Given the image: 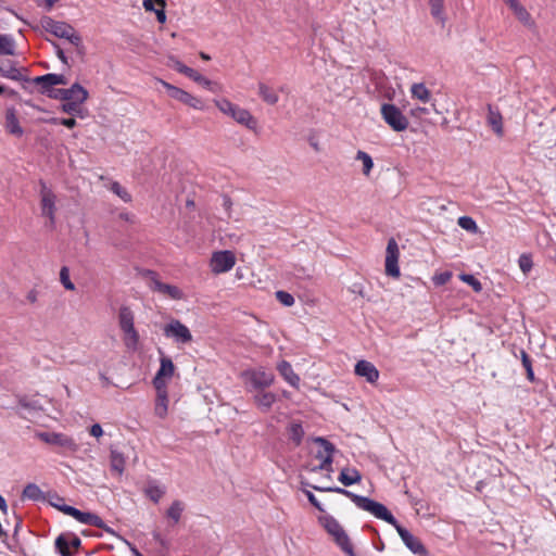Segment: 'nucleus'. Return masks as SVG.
<instances>
[{
	"mask_svg": "<svg viewBox=\"0 0 556 556\" xmlns=\"http://www.w3.org/2000/svg\"><path fill=\"white\" fill-rule=\"evenodd\" d=\"M70 539L67 534H60L55 539V548L61 556H73V553L70 551Z\"/></svg>",
	"mask_w": 556,
	"mask_h": 556,
	"instance_id": "ea45409f",
	"label": "nucleus"
},
{
	"mask_svg": "<svg viewBox=\"0 0 556 556\" xmlns=\"http://www.w3.org/2000/svg\"><path fill=\"white\" fill-rule=\"evenodd\" d=\"M0 94H4V96H8L10 98H15V97H18V93L13 90V89H10L8 88L7 86H0Z\"/></svg>",
	"mask_w": 556,
	"mask_h": 556,
	"instance_id": "0e129e2a",
	"label": "nucleus"
},
{
	"mask_svg": "<svg viewBox=\"0 0 556 556\" xmlns=\"http://www.w3.org/2000/svg\"><path fill=\"white\" fill-rule=\"evenodd\" d=\"M55 200L56 197L51 189H49L43 180H40V206L43 216L49 218L50 227L55 224Z\"/></svg>",
	"mask_w": 556,
	"mask_h": 556,
	"instance_id": "1a4fd4ad",
	"label": "nucleus"
},
{
	"mask_svg": "<svg viewBox=\"0 0 556 556\" xmlns=\"http://www.w3.org/2000/svg\"><path fill=\"white\" fill-rule=\"evenodd\" d=\"M277 369L288 383H290L292 387H298L300 378L293 371L290 363H288L287 361H282L278 364Z\"/></svg>",
	"mask_w": 556,
	"mask_h": 556,
	"instance_id": "393cba45",
	"label": "nucleus"
},
{
	"mask_svg": "<svg viewBox=\"0 0 556 556\" xmlns=\"http://www.w3.org/2000/svg\"><path fill=\"white\" fill-rule=\"evenodd\" d=\"M230 116L239 124L244 125L249 129H255L257 126L256 119L251 113L242 108L236 105L235 110L231 111Z\"/></svg>",
	"mask_w": 556,
	"mask_h": 556,
	"instance_id": "a211bd4d",
	"label": "nucleus"
},
{
	"mask_svg": "<svg viewBox=\"0 0 556 556\" xmlns=\"http://www.w3.org/2000/svg\"><path fill=\"white\" fill-rule=\"evenodd\" d=\"M36 437L49 444L60 447L63 452H76L78 450V445L76 442L68 435L64 433H58V432H49V431H42L37 432Z\"/></svg>",
	"mask_w": 556,
	"mask_h": 556,
	"instance_id": "6e6552de",
	"label": "nucleus"
},
{
	"mask_svg": "<svg viewBox=\"0 0 556 556\" xmlns=\"http://www.w3.org/2000/svg\"><path fill=\"white\" fill-rule=\"evenodd\" d=\"M40 25L42 29L52 34L53 36L66 39L74 47L76 55L80 60H84L86 55V47L83 43L81 36L72 25L66 22L54 21L50 16H42L40 18Z\"/></svg>",
	"mask_w": 556,
	"mask_h": 556,
	"instance_id": "f257e3e1",
	"label": "nucleus"
},
{
	"mask_svg": "<svg viewBox=\"0 0 556 556\" xmlns=\"http://www.w3.org/2000/svg\"><path fill=\"white\" fill-rule=\"evenodd\" d=\"M18 405L28 410H43L42 405L37 400L27 396L20 397Z\"/></svg>",
	"mask_w": 556,
	"mask_h": 556,
	"instance_id": "a18cd8bd",
	"label": "nucleus"
},
{
	"mask_svg": "<svg viewBox=\"0 0 556 556\" xmlns=\"http://www.w3.org/2000/svg\"><path fill=\"white\" fill-rule=\"evenodd\" d=\"M308 502L315 507L317 508L319 511H325L323 505L320 504V502L316 498V496L311 492V491H304Z\"/></svg>",
	"mask_w": 556,
	"mask_h": 556,
	"instance_id": "680f3d73",
	"label": "nucleus"
},
{
	"mask_svg": "<svg viewBox=\"0 0 556 556\" xmlns=\"http://www.w3.org/2000/svg\"><path fill=\"white\" fill-rule=\"evenodd\" d=\"M452 278V274L450 271H443L433 277V282L435 286H443L450 281Z\"/></svg>",
	"mask_w": 556,
	"mask_h": 556,
	"instance_id": "4d7b16f0",
	"label": "nucleus"
},
{
	"mask_svg": "<svg viewBox=\"0 0 556 556\" xmlns=\"http://www.w3.org/2000/svg\"><path fill=\"white\" fill-rule=\"evenodd\" d=\"M244 377L247 378V390L250 393L266 389L274 382V375L264 370L245 371Z\"/></svg>",
	"mask_w": 556,
	"mask_h": 556,
	"instance_id": "9d476101",
	"label": "nucleus"
},
{
	"mask_svg": "<svg viewBox=\"0 0 556 556\" xmlns=\"http://www.w3.org/2000/svg\"><path fill=\"white\" fill-rule=\"evenodd\" d=\"M80 105V103L66 101L61 105V109L64 113L79 115L81 112Z\"/></svg>",
	"mask_w": 556,
	"mask_h": 556,
	"instance_id": "3c124183",
	"label": "nucleus"
},
{
	"mask_svg": "<svg viewBox=\"0 0 556 556\" xmlns=\"http://www.w3.org/2000/svg\"><path fill=\"white\" fill-rule=\"evenodd\" d=\"M236 264L235 254L231 251H218L212 256V268L214 273H226Z\"/></svg>",
	"mask_w": 556,
	"mask_h": 556,
	"instance_id": "4468645a",
	"label": "nucleus"
},
{
	"mask_svg": "<svg viewBox=\"0 0 556 556\" xmlns=\"http://www.w3.org/2000/svg\"><path fill=\"white\" fill-rule=\"evenodd\" d=\"M142 275L144 277L149 278L148 286L152 291L164 294L167 298L173 299V300H181L182 299V296H184L182 291L176 286L162 282L159 279L157 274L155 271L146 269Z\"/></svg>",
	"mask_w": 556,
	"mask_h": 556,
	"instance_id": "0eeeda50",
	"label": "nucleus"
},
{
	"mask_svg": "<svg viewBox=\"0 0 556 556\" xmlns=\"http://www.w3.org/2000/svg\"><path fill=\"white\" fill-rule=\"evenodd\" d=\"M0 54H15V41L11 35L0 34Z\"/></svg>",
	"mask_w": 556,
	"mask_h": 556,
	"instance_id": "e433bc0d",
	"label": "nucleus"
},
{
	"mask_svg": "<svg viewBox=\"0 0 556 556\" xmlns=\"http://www.w3.org/2000/svg\"><path fill=\"white\" fill-rule=\"evenodd\" d=\"M312 488L319 492H333L342 494L346 497H349L358 508L368 511L372 514L374 516L378 514H384V510L382 509V505L379 502H376L369 497L355 494L346 489L340 488V486H317L312 485Z\"/></svg>",
	"mask_w": 556,
	"mask_h": 556,
	"instance_id": "7ed1b4c3",
	"label": "nucleus"
},
{
	"mask_svg": "<svg viewBox=\"0 0 556 556\" xmlns=\"http://www.w3.org/2000/svg\"><path fill=\"white\" fill-rule=\"evenodd\" d=\"M276 299L283 305V306H292L294 304V298L291 293L287 291L279 290L276 293Z\"/></svg>",
	"mask_w": 556,
	"mask_h": 556,
	"instance_id": "8fccbe9b",
	"label": "nucleus"
},
{
	"mask_svg": "<svg viewBox=\"0 0 556 556\" xmlns=\"http://www.w3.org/2000/svg\"><path fill=\"white\" fill-rule=\"evenodd\" d=\"M0 74L5 78L15 81H28V79L21 73V71L15 66V63L11 60L0 59Z\"/></svg>",
	"mask_w": 556,
	"mask_h": 556,
	"instance_id": "f3484780",
	"label": "nucleus"
},
{
	"mask_svg": "<svg viewBox=\"0 0 556 556\" xmlns=\"http://www.w3.org/2000/svg\"><path fill=\"white\" fill-rule=\"evenodd\" d=\"M460 279L468 283L469 286L472 287V289L476 291V292H479L482 290V285L481 282L472 275L470 274H463L460 275Z\"/></svg>",
	"mask_w": 556,
	"mask_h": 556,
	"instance_id": "603ef678",
	"label": "nucleus"
},
{
	"mask_svg": "<svg viewBox=\"0 0 556 556\" xmlns=\"http://www.w3.org/2000/svg\"><path fill=\"white\" fill-rule=\"evenodd\" d=\"M382 509L384 510V514L381 515L377 513L375 517L392 525L396 529L405 546L412 553L426 556L428 552L420 540L414 536L406 528L402 527L384 505H382Z\"/></svg>",
	"mask_w": 556,
	"mask_h": 556,
	"instance_id": "f03ea898",
	"label": "nucleus"
},
{
	"mask_svg": "<svg viewBox=\"0 0 556 556\" xmlns=\"http://www.w3.org/2000/svg\"><path fill=\"white\" fill-rule=\"evenodd\" d=\"M166 378L160 376V375H155V377L153 378V386L156 390V394H161V393H167V387H166V381H165Z\"/></svg>",
	"mask_w": 556,
	"mask_h": 556,
	"instance_id": "5fc2aeb1",
	"label": "nucleus"
},
{
	"mask_svg": "<svg viewBox=\"0 0 556 556\" xmlns=\"http://www.w3.org/2000/svg\"><path fill=\"white\" fill-rule=\"evenodd\" d=\"M509 8L513 10L515 16L518 18L520 23H522L525 26L531 28L534 26V21L532 20L530 13L527 11V9L516 1H511V4Z\"/></svg>",
	"mask_w": 556,
	"mask_h": 556,
	"instance_id": "aec40b11",
	"label": "nucleus"
},
{
	"mask_svg": "<svg viewBox=\"0 0 556 556\" xmlns=\"http://www.w3.org/2000/svg\"><path fill=\"white\" fill-rule=\"evenodd\" d=\"M80 523L89 525L97 527L99 529H103L104 531L114 534V531L108 527L104 521L96 514L89 511H81L80 518L78 520Z\"/></svg>",
	"mask_w": 556,
	"mask_h": 556,
	"instance_id": "412c9836",
	"label": "nucleus"
},
{
	"mask_svg": "<svg viewBox=\"0 0 556 556\" xmlns=\"http://www.w3.org/2000/svg\"><path fill=\"white\" fill-rule=\"evenodd\" d=\"M258 94L264 102L270 105H275L279 100L276 91L263 83L258 84Z\"/></svg>",
	"mask_w": 556,
	"mask_h": 556,
	"instance_id": "473e14b6",
	"label": "nucleus"
},
{
	"mask_svg": "<svg viewBox=\"0 0 556 556\" xmlns=\"http://www.w3.org/2000/svg\"><path fill=\"white\" fill-rule=\"evenodd\" d=\"M314 442L320 446V450L317 451L315 457L320 459V464L311 468V471L326 470L332 471V463H333V454L336 452V446L323 437L314 438Z\"/></svg>",
	"mask_w": 556,
	"mask_h": 556,
	"instance_id": "39448f33",
	"label": "nucleus"
},
{
	"mask_svg": "<svg viewBox=\"0 0 556 556\" xmlns=\"http://www.w3.org/2000/svg\"><path fill=\"white\" fill-rule=\"evenodd\" d=\"M216 106L225 114L230 115L231 111L235 110L236 104L231 103L227 99L215 101Z\"/></svg>",
	"mask_w": 556,
	"mask_h": 556,
	"instance_id": "6e6d98bb",
	"label": "nucleus"
},
{
	"mask_svg": "<svg viewBox=\"0 0 556 556\" xmlns=\"http://www.w3.org/2000/svg\"><path fill=\"white\" fill-rule=\"evenodd\" d=\"M381 115L384 122L394 131H404L407 129L409 122L402 111L394 104L383 103L381 105Z\"/></svg>",
	"mask_w": 556,
	"mask_h": 556,
	"instance_id": "423d86ee",
	"label": "nucleus"
},
{
	"mask_svg": "<svg viewBox=\"0 0 556 556\" xmlns=\"http://www.w3.org/2000/svg\"><path fill=\"white\" fill-rule=\"evenodd\" d=\"M111 191L115 193L117 197H119L124 202H130L131 195L129 192L123 188L117 181L112 182L111 185Z\"/></svg>",
	"mask_w": 556,
	"mask_h": 556,
	"instance_id": "49530a36",
	"label": "nucleus"
},
{
	"mask_svg": "<svg viewBox=\"0 0 556 556\" xmlns=\"http://www.w3.org/2000/svg\"><path fill=\"white\" fill-rule=\"evenodd\" d=\"M412 98L428 103L431 101V92L422 83L413 84L410 87Z\"/></svg>",
	"mask_w": 556,
	"mask_h": 556,
	"instance_id": "c756f323",
	"label": "nucleus"
},
{
	"mask_svg": "<svg viewBox=\"0 0 556 556\" xmlns=\"http://www.w3.org/2000/svg\"><path fill=\"white\" fill-rule=\"evenodd\" d=\"M90 434L92 437L99 438L103 434L102 427L99 424H94L90 428Z\"/></svg>",
	"mask_w": 556,
	"mask_h": 556,
	"instance_id": "338daca9",
	"label": "nucleus"
},
{
	"mask_svg": "<svg viewBox=\"0 0 556 556\" xmlns=\"http://www.w3.org/2000/svg\"><path fill=\"white\" fill-rule=\"evenodd\" d=\"M252 393L254 404L263 413L269 412L273 404L277 401V395L274 392L266 391V389L258 390Z\"/></svg>",
	"mask_w": 556,
	"mask_h": 556,
	"instance_id": "2eb2a0df",
	"label": "nucleus"
},
{
	"mask_svg": "<svg viewBox=\"0 0 556 556\" xmlns=\"http://www.w3.org/2000/svg\"><path fill=\"white\" fill-rule=\"evenodd\" d=\"M399 245L396 241L391 238L388 241L387 245V255H386V274L390 277L397 278L400 277V267H399Z\"/></svg>",
	"mask_w": 556,
	"mask_h": 556,
	"instance_id": "f8f14e48",
	"label": "nucleus"
},
{
	"mask_svg": "<svg viewBox=\"0 0 556 556\" xmlns=\"http://www.w3.org/2000/svg\"><path fill=\"white\" fill-rule=\"evenodd\" d=\"M164 334L174 338L178 343H189L192 341V334L187 326L179 320H172L164 327Z\"/></svg>",
	"mask_w": 556,
	"mask_h": 556,
	"instance_id": "ddd939ff",
	"label": "nucleus"
},
{
	"mask_svg": "<svg viewBox=\"0 0 556 556\" xmlns=\"http://www.w3.org/2000/svg\"><path fill=\"white\" fill-rule=\"evenodd\" d=\"M142 4L147 12L155 13L159 23L164 24L166 22L165 0H143Z\"/></svg>",
	"mask_w": 556,
	"mask_h": 556,
	"instance_id": "6ab92c4d",
	"label": "nucleus"
},
{
	"mask_svg": "<svg viewBox=\"0 0 556 556\" xmlns=\"http://www.w3.org/2000/svg\"><path fill=\"white\" fill-rule=\"evenodd\" d=\"M68 92L70 97H67V101H73L80 104L87 101L89 97L88 91L78 83L72 85V87L68 88Z\"/></svg>",
	"mask_w": 556,
	"mask_h": 556,
	"instance_id": "c85d7f7f",
	"label": "nucleus"
},
{
	"mask_svg": "<svg viewBox=\"0 0 556 556\" xmlns=\"http://www.w3.org/2000/svg\"><path fill=\"white\" fill-rule=\"evenodd\" d=\"M431 15L442 25L445 23L444 0H429Z\"/></svg>",
	"mask_w": 556,
	"mask_h": 556,
	"instance_id": "c9c22d12",
	"label": "nucleus"
},
{
	"mask_svg": "<svg viewBox=\"0 0 556 556\" xmlns=\"http://www.w3.org/2000/svg\"><path fill=\"white\" fill-rule=\"evenodd\" d=\"M520 356H521L522 366L527 372L528 380L530 382H534L535 377H534V372H533V368H532V361H531L530 356L528 355V353L525 350H520Z\"/></svg>",
	"mask_w": 556,
	"mask_h": 556,
	"instance_id": "37998d69",
	"label": "nucleus"
},
{
	"mask_svg": "<svg viewBox=\"0 0 556 556\" xmlns=\"http://www.w3.org/2000/svg\"><path fill=\"white\" fill-rule=\"evenodd\" d=\"M518 263H519V267L523 274H528L532 269L533 263H532V258L530 255H527V254L520 255Z\"/></svg>",
	"mask_w": 556,
	"mask_h": 556,
	"instance_id": "864d4df0",
	"label": "nucleus"
},
{
	"mask_svg": "<svg viewBox=\"0 0 556 556\" xmlns=\"http://www.w3.org/2000/svg\"><path fill=\"white\" fill-rule=\"evenodd\" d=\"M24 498H28L31 501H40L43 500V494L40 488L35 483H28L22 493Z\"/></svg>",
	"mask_w": 556,
	"mask_h": 556,
	"instance_id": "58836bf2",
	"label": "nucleus"
},
{
	"mask_svg": "<svg viewBox=\"0 0 556 556\" xmlns=\"http://www.w3.org/2000/svg\"><path fill=\"white\" fill-rule=\"evenodd\" d=\"M110 465L111 469L115 471L118 476H121L125 469V458L123 454L115 450H111Z\"/></svg>",
	"mask_w": 556,
	"mask_h": 556,
	"instance_id": "72a5a7b5",
	"label": "nucleus"
},
{
	"mask_svg": "<svg viewBox=\"0 0 556 556\" xmlns=\"http://www.w3.org/2000/svg\"><path fill=\"white\" fill-rule=\"evenodd\" d=\"M304 429L300 421H291L288 427L289 439L294 443L295 446H300L304 438Z\"/></svg>",
	"mask_w": 556,
	"mask_h": 556,
	"instance_id": "cd10ccee",
	"label": "nucleus"
},
{
	"mask_svg": "<svg viewBox=\"0 0 556 556\" xmlns=\"http://www.w3.org/2000/svg\"><path fill=\"white\" fill-rule=\"evenodd\" d=\"M67 97H70L68 88L67 89H53L49 98L61 100L66 102Z\"/></svg>",
	"mask_w": 556,
	"mask_h": 556,
	"instance_id": "13d9d810",
	"label": "nucleus"
},
{
	"mask_svg": "<svg viewBox=\"0 0 556 556\" xmlns=\"http://www.w3.org/2000/svg\"><path fill=\"white\" fill-rule=\"evenodd\" d=\"M354 371L357 376L365 378L369 383H375L379 379V370L372 363L365 359L356 363Z\"/></svg>",
	"mask_w": 556,
	"mask_h": 556,
	"instance_id": "dca6fc26",
	"label": "nucleus"
},
{
	"mask_svg": "<svg viewBox=\"0 0 556 556\" xmlns=\"http://www.w3.org/2000/svg\"><path fill=\"white\" fill-rule=\"evenodd\" d=\"M355 159L363 163V174L368 176L374 167L371 156L368 153L359 150L357 151Z\"/></svg>",
	"mask_w": 556,
	"mask_h": 556,
	"instance_id": "79ce46f5",
	"label": "nucleus"
},
{
	"mask_svg": "<svg viewBox=\"0 0 556 556\" xmlns=\"http://www.w3.org/2000/svg\"><path fill=\"white\" fill-rule=\"evenodd\" d=\"M60 123H61V125H63L67 128H74L77 125L76 119L73 117L62 118Z\"/></svg>",
	"mask_w": 556,
	"mask_h": 556,
	"instance_id": "774afa93",
	"label": "nucleus"
},
{
	"mask_svg": "<svg viewBox=\"0 0 556 556\" xmlns=\"http://www.w3.org/2000/svg\"><path fill=\"white\" fill-rule=\"evenodd\" d=\"M186 76L213 92H215L218 89V85L216 83L207 79L206 77H204L191 67L190 72H188Z\"/></svg>",
	"mask_w": 556,
	"mask_h": 556,
	"instance_id": "7c9ffc66",
	"label": "nucleus"
},
{
	"mask_svg": "<svg viewBox=\"0 0 556 556\" xmlns=\"http://www.w3.org/2000/svg\"><path fill=\"white\" fill-rule=\"evenodd\" d=\"M5 127L10 134L17 137H21L24 132L13 108L8 109L5 112Z\"/></svg>",
	"mask_w": 556,
	"mask_h": 556,
	"instance_id": "4be33fe9",
	"label": "nucleus"
},
{
	"mask_svg": "<svg viewBox=\"0 0 556 556\" xmlns=\"http://www.w3.org/2000/svg\"><path fill=\"white\" fill-rule=\"evenodd\" d=\"M457 224L460 228L471 233H477L479 231L477 223L470 216H460L457 220Z\"/></svg>",
	"mask_w": 556,
	"mask_h": 556,
	"instance_id": "c03bdc74",
	"label": "nucleus"
},
{
	"mask_svg": "<svg viewBox=\"0 0 556 556\" xmlns=\"http://www.w3.org/2000/svg\"><path fill=\"white\" fill-rule=\"evenodd\" d=\"M68 535V539H70V545L73 547V548H79L80 547V544H81V541L80 539L75 535L74 533H67Z\"/></svg>",
	"mask_w": 556,
	"mask_h": 556,
	"instance_id": "e2e57ef3",
	"label": "nucleus"
},
{
	"mask_svg": "<svg viewBox=\"0 0 556 556\" xmlns=\"http://www.w3.org/2000/svg\"><path fill=\"white\" fill-rule=\"evenodd\" d=\"M338 480L344 485L350 486L359 483L362 480L361 472L355 468H343L338 477Z\"/></svg>",
	"mask_w": 556,
	"mask_h": 556,
	"instance_id": "5701e85b",
	"label": "nucleus"
},
{
	"mask_svg": "<svg viewBox=\"0 0 556 556\" xmlns=\"http://www.w3.org/2000/svg\"><path fill=\"white\" fill-rule=\"evenodd\" d=\"M318 521L332 538L344 531L341 525L330 515L320 516Z\"/></svg>",
	"mask_w": 556,
	"mask_h": 556,
	"instance_id": "bb28decb",
	"label": "nucleus"
},
{
	"mask_svg": "<svg viewBox=\"0 0 556 556\" xmlns=\"http://www.w3.org/2000/svg\"><path fill=\"white\" fill-rule=\"evenodd\" d=\"M168 395L167 393L156 394L155 415L160 418H164L167 415Z\"/></svg>",
	"mask_w": 556,
	"mask_h": 556,
	"instance_id": "4c0bfd02",
	"label": "nucleus"
},
{
	"mask_svg": "<svg viewBox=\"0 0 556 556\" xmlns=\"http://www.w3.org/2000/svg\"><path fill=\"white\" fill-rule=\"evenodd\" d=\"M503 118L498 110H494L492 105H488V124L497 136L503 135Z\"/></svg>",
	"mask_w": 556,
	"mask_h": 556,
	"instance_id": "a878e982",
	"label": "nucleus"
},
{
	"mask_svg": "<svg viewBox=\"0 0 556 556\" xmlns=\"http://www.w3.org/2000/svg\"><path fill=\"white\" fill-rule=\"evenodd\" d=\"M52 46L54 47V49H55V53H56L58 58L60 59V61H61L64 65L70 66L68 58L65 55V52H64V50L60 47V45H58L56 42L52 41Z\"/></svg>",
	"mask_w": 556,
	"mask_h": 556,
	"instance_id": "bf43d9fd",
	"label": "nucleus"
},
{
	"mask_svg": "<svg viewBox=\"0 0 556 556\" xmlns=\"http://www.w3.org/2000/svg\"><path fill=\"white\" fill-rule=\"evenodd\" d=\"M162 85L166 88V90L168 91V94L186 104V105H189L193 109H197V110H203L204 109V104H203V101L197 97H193L192 94H190L189 92L176 87V86H173L170 85L169 83H166L164 80H161Z\"/></svg>",
	"mask_w": 556,
	"mask_h": 556,
	"instance_id": "9b49d317",
	"label": "nucleus"
},
{
	"mask_svg": "<svg viewBox=\"0 0 556 556\" xmlns=\"http://www.w3.org/2000/svg\"><path fill=\"white\" fill-rule=\"evenodd\" d=\"M52 78V73H49V74H46V75H41V76H37L35 78L31 79L33 84H35L36 86L39 87V92L41 94H45L47 97H49L52 92V90L54 89V83H53V79Z\"/></svg>",
	"mask_w": 556,
	"mask_h": 556,
	"instance_id": "b1692460",
	"label": "nucleus"
},
{
	"mask_svg": "<svg viewBox=\"0 0 556 556\" xmlns=\"http://www.w3.org/2000/svg\"><path fill=\"white\" fill-rule=\"evenodd\" d=\"M173 62L172 66L180 74L187 75L188 72H190V67L181 63L180 61L176 59H170Z\"/></svg>",
	"mask_w": 556,
	"mask_h": 556,
	"instance_id": "052dcab7",
	"label": "nucleus"
},
{
	"mask_svg": "<svg viewBox=\"0 0 556 556\" xmlns=\"http://www.w3.org/2000/svg\"><path fill=\"white\" fill-rule=\"evenodd\" d=\"M333 540L338 546L348 555V556H356L354 553L353 545L351 540L345 531L339 532L338 535L333 536Z\"/></svg>",
	"mask_w": 556,
	"mask_h": 556,
	"instance_id": "2f4dec72",
	"label": "nucleus"
},
{
	"mask_svg": "<svg viewBox=\"0 0 556 556\" xmlns=\"http://www.w3.org/2000/svg\"><path fill=\"white\" fill-rule=\"evenodd\" d=\"M53 79V83H54V86L56 85H66L67 84V79L64 75L62 74H53L52 73V78Z\"/></svg>",
	"mask_w": 556,
	"mask_h": 556,
	"instance_id": "69168bd1",
	"label": "nucleus"
},
{
	"mask_svg": "<svg viewBox=\"0 0 556 556\" xmlns=\"http://www.w3.org/2000/svg\"><path fill=\"white\" fill-rule=\"evenodd\" d=\"M60 281L66 290H75V285L70 279V269L63 266L60 270Z\"/></svg>",
	"mask_w": 556,
	"mask_h": 556,
	"instance_id": "de8ad7c7",
	"label": "nucleus"
},
{
	"mask_svg": "<svg viewBox=\"0 0 556 556\" xmlns=\"http://www.w3.org/2000/svg\"><path fill=\"white\" fill-rule=\"evenodd\" d=\"M146 493L151 501L157 503L164 495L165 491L157 485H149Z\"/></svg>",
	"mask_w": 556,
	"mask_h": 556,
	"instance_id": "09e8293b",
	"label": "nucleus"
},
{
	"mask_svg": "<svg viewBox=\"0 0 556 556\" xmlns=\"http://www.w3.org/2000/svg\"><path fill=\"white\" fill-rule=\"evenodd\" d=\"M119 327L125 333V344L135 350L139 342V334L134 326V314L128 306H122L118 314Z\"/></svg>",
	"mask_w": 556,
	"mask_h": 556,
	"instance_id": "20e7f679",
	"label": "nucleus"
},
{
	"mask_svg": "<svg viewBox=\"0 0 556 556\" xmlns=\"http://www.w3.org/2000/svg\"><path fill=\"white\" fill-rule=\"evenodd\" d=\"M185 509V504L181 501H174L169 508L166 510V516L173 521V525L179 522L181 514Z\"/></svg>",
	"mask_w": 556,
	"mask_h": 556,
	"instance_id": "f704fd0d",
	"label": "nucleus"
},
{
	"mask_svg": "<svg viewBox=\"0 0 556 556\" xmlns=\"http://www.w3.org/2000/svg\"><path fill=\"white\" fill-rule=\"evenodd\" d=\"M175 366L169 357L163 356L161 358V366L157 370V375L164 378H172L174 375Z\"/></svg>",
	"mask_w": 556,
	"mask_h": 556,
	"instance_id": "a19ab883",
	"label": "nucleus"
}]
</instances>
